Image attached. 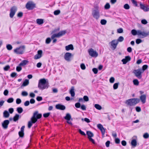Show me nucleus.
Segmentation results:
<instances>
[{"label":"nucleus","mask_w":149,"mask_h":149,"mask_svg":"<svg viewBox=\"0 0 149 149\" xmlns=\"http://www.w3.org/2000/svg\"><path fill=\"white\" fill-rule=\"evenodd\" d=\"M140 102L139 99L137 98H133L127 100L125 101V104L129 106L135 105L139 103Z\"/></svg>","instance_id":"39448f33"},{"label":"nucleus","mask_w":149,"mask_h":149,"mask_svg":"<svg viewBox=\"0 0 149 149\" xmlns=\"http://www.w3.org/2000/svg\"><path fill=\"white\" fill-rule=\"evenodd\" d=\"M9 123V120H4L2 124V126L5 129H7L8 127V125Z\"/></svg>","instance_id":"2eb2a0df"},{"label":"nucleus","mask_w":149,"mask_h":149,"mask_svg":"<svg viewBox=\"0 0 149 149\" xmlns=\"http://www.w3.org/2000/svg\"><path fill=\"white\" fill-rule=\"evenodd\" d=\"M131 33L134 36L137 35L141 38L146 37L149 35V32H142L140 30H136L135 29H132L131 31Z\"/></svg>","instance_id":"f03ea898"},{"label":"nucleus","mask_w":149,"mask_h":149,"mask_svg":"<svg viewBox=\"0 0 149 149\" xmlns=\"http://www.w3.org/2000/svg\"><path fill=\"white\" fill-rule=\"evenodd\" d=\"M51 41V39L49 38H47L45 42L47 44H49Z\"/></svg>","instance_id":"09e8293b"},{"label":"nucleus","mask_w":149,"mask_h":149,"mask_svg":"<svg viewBox=\"0 0 149 149\" xmlns=\"http://www.w3.org/2000/svg\"><path fill=\"white\" fill-rule=\"evenodd\" d=\"M21 102V100L19 98H17L16 100V103L17 104H20Z\"/></svg>","instance_id":"0e129e2a"},{"label":"nucleus","mask_w":149,"mask_h":149,"mask_svg":"<svg viewBox=\"0 0 149 149\" xmlns=\"http://www.w3.org/2000/svg\"><path fill=\"white\" fill-rule=\"evenodd\" d=\"M65 50L67 51H69L70 50H73L74 49V47L73 45L72 44L69 45L65 47Z\"/></svg>","instance_id":"412c9836"},{"label":"nucleus","mask_w":149,"mask_h":149,"mask_svg":"<svg viewBox=\"0 0 149 149\" xmlns=\"http://www.w3.org/2000/svg\"><path fill=\"white\" fill-rule=\"evenodd\" d=\"M19 134L20 137H22L24 136V132H21V131H19Z\"/></svg>","instance_id":"603ef678"},{"label":"nucleus","mask_w":149,"mask_h":149,"mask_svg":"<svg viewBox=\"0 0 149 149\" xmlns=\"http://www.w3.org/2000/svg\"><path fill=\"white\" fill-rule=\"evenodd\" d=\"M119 83H115L113 85V88L114 89H117L118 87Z\"/></svg>","instance_id":"79ce46f5"},{"label":"nucleus","mask_w":149,"mask_h":149,"mask_svg":"<svg viewBox=\"0 0 149 149\" xmlns=\"http://www.w3.org/2000/svg\"><path fill=\"white\" fill-rule=\"evenodd\" d=\"M148 67V66L146 65H145L143 66L142 69H140L143 72L144 71L146 70Z\"/></svg>","instance_id":"7c9ffc66"},{"label":"nucleus","mask_w":149,"mask_h":149,"mask_svg":"<svg viewBox=\"0 0 149 149\" xmlns=\"http://www.w3.org/2000/svg\"><path fill=\"white\" fill-rule=\"evenodd\" d=\"M88 52L89 55L92 57H97L98 55V54L96 51H94L92 48L88 49Z\"/></svg>","instance_id":"1a4fd4ad"},{"label":"nucleus","mask_w":149,"mask_h":149,"mask_svg":"<svg viewBox=\"0 0 149 149\" xmlns=\"http://www.w3.org/2000/svg\"><path fill=\"white\" fill-rule=\"evenodd\" d=\"M97 127L100 130L102 129V128H103L102 125L100 124H98L97 125Z\"/></svg>","instance_id":"338daca9"},{"label":"nucleus","mask_w":149,"mask_h":149,"mask_svg":"<svg viewBox=\"0 0 149 149\" xmlns=\"http://www.w3.org/2000/svg\"><path fill=\"white\" fill-rule=\"evenodd\" d=\"M81 68L83 70H84L86 69V66L84 63H82L80 65Z\"/></svg>","instance_id":"3c124183"},{"label":"nucleus","mask_w":149,"mask_h":149,"mask_svg":"<svg viewBox=\"0 0 149 149\" xmlns=\"http://www.w3.org/2000/svg\"><path fill=\"white\" fill-rule=\"evenodd\" d=\"M74 86H72L71 87V88L70 90V93L71 94V96L72 97H73L74 96Z\"/></svg>","instance_id":"393cba45"},{"label":"nucleus","mask_w":149,"mask_h":149,"mask_svg":"<svg viewBox=\"0 0 149 149\" xmlns=\"http://www.w3.org/2000/svg\"><path fill=\"white\" fill-rule=\"evenodd\" d=\"M17 111L18 113H21L23 112V109L22 107H18L17 108Z\"/></svg>","instance_id":"f704fd0d"},{"label":"nucleus","mask_w":149,"mask_h":149,"mask_svg":"<svg viewBox=\"0 0 149 149\" xmlns=\"http://www.w3.org/2000/svg\"><path fill=\"white\" fill-rule=\"evenodd\" d=\"M50 114V113H44L43 114V116L45 118H47L49 116Z\"/></svg>","instance_id":"e2e57ef3"},{"label":"nucleus","mask_w":149,"mask_h":149,"mask_svg":"<svg viewBox=\"0 0 149 149\" xmlns=\"http://www.w3.org/2000/svg\"><path fill=\"white\" fill-rule=\"evenodd\" d=\"M36 22L39 25H41L43 23V20L42 19H36Z\"/></svg>","instance_id":"c756f323"},{"label":"nucleus","mask_w":149,"mask_h":149,"mask_svg":"<svg viewBox=\"0 0 149 149\" xmlns=\"http://www.w3.org/2000/svg\"><path fill=\"white\" fill-rule=\"evenodd\" d=\"M94 107L97 109L100 110L102 109L101 106L98 104H95L94 105Z\"/></svg>","instance_id":"473e14b6"},{"label":"nucleus","mask_w":149,"mask_h":149,"mask_svg":"<svg viewBox=\"0 0 149 149\" xmlns=\"http://www.w3.org/2000/svg\"><path fill=\"white\" fill-rule=\"evenodd\" d=\"M124 40V38L122 36H120L118 39L116 40L118 42H123Z\"/></svg>","instance_id":"2f4dec72"},{"label":"nucleus","mask_w":149,"mask_h":149,"mask_svg":"<svg viewBox=\"0 0 149 149\" xmlns=\"http://www.w3.org/2000/svg\"><path fill=\"white\" fill-rule=\"evenodd\" d=\"M133 82L134 84L135 85L138 86L139 84V82L138 80L137 79H134Z\"/></svg>","instance_id":"72a5a7b5"},{"label":"nucleus","mask_w":149,"mask_h":149,"mask_svg":"<svg viewBox=\"0 0 149 149\" xmlns=\"http://www.w3.org/2000/svg\"><path fill=\"white\" fill-rule=\"evenodd\" d=\"M84 120V121H85L87 123H89L90 122V120L87 118H85L84 119H83V118L82 119V120Z\"/></svg>","instance_id":"bf43d9fd"},{"label":"nucleus","mask_w":149,"mask_h":149,"mask_svg":"<svg viewBox=\"0 0 149 149\" xmlns=\"http://www.w3.org/2000/svg\"><path fill=\"white\" fill-rule=\"evenodd\" d=\"M131 145L134 147H136L137 145V141L135 139H133L131 142Z\"/></svg>","instance_id":"a878e982"},{"label":"nucleus","mask_w":149,"mask_h":149,"mask_svg":"<svg viewBox=\"0 0 149 149\" xmlns=\"http://www.w3.org/2000/svg\"><path fill=\"white\" fill-rule=\"evenodd\" d=\"M143 73L140 69L134 70L133 71V73L134 74L135 76L140 79L142 78L141 74Z\"/></svg>","instance_id":"6e6552de"},{"label":"nucleus","mask_w":149,"mask_h":149,"mask_svg":"<svg viewBox=\"0 0 149 149\" xmlns=\"http://www.w3.org/2000/svg\"><path fill=\"white\" fill-rule=\"evenodd\" d=\"M55 107L56 109L61 110H64L65 109V106L60 104H56V105Z\"/></svg>","instance_id":"aec40b11"},{"label":"nucleus","mask_w":149,"mask_h":149,"mask_svg":"<svg viewBox=\"0 0 149 149\" xmlns=\"http://www.w3.org/2000/svg\"><path fill=\"white\" fill-rule=\"evenodd\" d=\"M140 8L145 12L148 11L149 10V8L142 4L141 2L140 3Z\"/></svg>","instance_id":"f3484780"},{"label":"nucleus","mask_w":149,"mask_h":149,"mask_svg":"<svg viewBox=\"0 0 149 149\" xmlns=\"http://www.w3.org/2000/svg\"><path fill=\"white\" fill-rule=\"evenodd\" d=\"M104 7L105 9H109L110 7V6L109 3H107L104 6Z\"/></svg>","instance_id":"e433bc0d"},{"label":"nucleus","mask_w":149,"mask_h":149,"mask_svg":"<svg viewBox=\"0 0 149 149\" xmlns=\"http://www.w3.org/2000/svg\"><path fill=\"white\" fill-rule=\"evenodd\" d=\"M29 83V81L27 79H25L24 81L22 84V86H25L28 85Z\"/></svg>","instance_id":"c85d7f7f"},{"label":"nucleus","mask_w":149,"mask_h":149,"mask_svg":"<svg viewBox=\"0 0 149 149\" xmlns=\"http://www.w3.org/2000/svg\"><path fill=\"white\" fill-rule=\"evenodd\" d=\"M60 13V11L59 10H55L54 13V14L55 15H58Z\"/></svg>","instance_id":"c03bdc74"},{"label":"nucleus","mask_w":149,"mask_h":149,"mask_svg":"<svg viewBox=\"0 0 149 149\" xmlns=\"http://www.w3.org/2000/svg\"><path fill=\"white\" fill-rule=\"evenodd\" d=\"M92 71L95 74H96L98 72V69L95 68H93Z\"/></svg>","instance_id":"5fc2aeb1"},{"label":"nucleus","mask_w":149,"mask_h":149,"mask_svg":"<svg viewBox=\"0 0 149 149\" xmlns=\"http://www.w3.org/2000/svg\"><path fill=\"white\" fill-rule=\"evenodd\" d=\"M13 101L14 99H13V98L11 97L8 99V100H7V102H8L9 103H10L13 102Z\"/></svg>","instance_id":"a18cd8bd"},{"label":"nucleus","mask_w":149,"mask_h":149,"mask_svg":"<svg viewBox=\"0 0 149 149\" xmlns=\"http://www.w3.org/2000/svg\"><path fill=\"white\" fill-rule=\"evenodd\" d=\"M111 46L113 48V49H115L116 48L118 44V42L116 40H113L110 42Z\"/></svg>","instance_id":"dca6fc26"},{"label":"nucleus","mask_w":149,"mask_h":149,"mask_svg":"<svg viewBox=\"0 0 149 149\" xmlns=\"http://www.w3.org/2000/svg\"><path fill=\"white\" fill-rule=\"evenodd\" d=\"M64 118L67 120V122L68 124L70 125H72V124L70 120H72V119H71V116L69 113H67L66 116L64 117Z\"/></svg>","instance_id":"f8f14e48"},{"label":"nucleus","mask_w":149,"mask_h":149,"mask_svg":"<svg viewBox=\"0 0 149 149\" xmlns=\"http://www.w3.org/2000/svg\"><path fill=\"white\" fill-rule=\"evenodd\" d=\"M20 118L19 115L18 114H16L13 118V120L14 122L17 121Z\"/></svg>","instance_id":"b1692460"},{"label":"nucleus","mask_w":149,"mask_h":149,"mask_svg":"<svg viewBox=\"0 0 149 149\" xmlns=\"http://www.w3.org/2000/svg\"><path fill=\"white\" fill-rule=\"evenodd\" d=\"M78 131L79 133L81 135L84 136H86V134L83 131H82L81 129H79Z\"/></svg>","instance_id":"49530a36"},{"label":"nucleus","mask_w":149,"mask_h":149,"mask_svg":"<svg viewBox=\"0 0 149 149\" xmlns=\"http://www.w3.org/2000/svg\"><path fill=\"white\" fill-rule=\"evenodd\" d=\"M143 137L145 139H147L149 137V135L148 133H146L143 134Z\"/></svg>","instance_id":"8fccbe9b"},{"label":"nucleus","mask_w":149,"mask_h":149,"mask_svg":"<svg viewBox=\"0 0 149 149\" xmlns=\"http://www.w3.org/2000/svg\"><path fill=\"white\" fill-rule=\"evenodd\" d=\"M55 37L59 38L57 33L54 34L51 36L52 39H54Z\"/></svg>","instance_id":"4d7b16f0"},{"label":"nucleus","mask_w":149,"mask_h":149,"mask_svg":"<svg viewBox=\"0 0 149 149\" xmlns=\"http://www.w3.org/2000/svg\"><path fill=\"white\" fill-rule=\"evenodd\" d=\"M42 115L41 114H38V111H36L33 114V116L31 118V120L28 123V127L30 128L33 123H35L37 121L38 119L41 118Z\"/></svg>","instance_id":"f257e3e1"},{"label":"nucleus","mask_w":149,"mask_h":149,"mask_svg":"<svg viewBox=\"0 0 149 149\" xmlns=\"http://www.w3.org/2000/svg\"><path fill=\"white\" fill-rule=\"evenodd\" d=\"M6 48L8 50H11L13 48L12 46L10 44H8L6 45Z\"/></svg>","instance_id":"c9c22d12"},{"label":"nucleus","mask_w":149,"mask_h":149,"mask_svg":"<svg viewBox=\"0 0 149 149\" xmlns=\"http://www.w3.org/2000/svg\"><path fill=\"white\" fill-rule=\"evenodd\" d=\"M83 100L84 101L87 102L89 100V98L87 96L85 95L83 97Z\"/></svg>","instance_id":"de8ad7c7"},{"label":"nucleus","mask_w":149,"mask_h":149,"mask_svg":"<svg viewBox=\"0 0 149 149\" xmlns=\"http://www.w3.org/2000/svg\"><path fill=\"white\" fill-rule=\"evenodd\" d=\"M49 86L48 84L47 83L45 79H41L39 80L38 87L40 89L42 90L47 88Z\"/></svg>","instance_id":"7ed1b4c3"},{"label":"nucleus","mask_w":149,"mask_h":149,"mask_svg":"<svg viewBox=\"0 0 149 149\" xmlns=\"http://www.w3.org/2000/svg\"><path fill=\"white\" fill-rule=\"evenodd\" d=\"M21 94L23 96H26L28 95V93L26 91H23L22 92Z\"/></svg>","instance_id":"a19ab883"},{"label":"nucleus","mask_w":149,"mask_h":149,"mask_svg":"<svg viewBox=\"0 0 149 149\" xmlns=\"http://www.w3.org/2000/svg\"><path fill=\"white\" fill-rule=\"evenodd\" d=\"M124 8L128 10L130 9V6L128 4H125L124 6Z\"/></svg>","instance_id":"58836bf2"},{"label":"nucleus","mask_w":149,"mask_h":149,"mask_svg":"<svg viewBox=\"0 0 149 149\" xmlns=\"http://www.w3.org/2000/svg\"><path fill=\"white\" fill-rule=\"evenodd\" d=\"M115 142L117 144H119L120 142V140L119 138H116L115 139Z\"/></svg>","instance_id":"774afa93"},{"label":"nucleus","mask_w":149,"mask_h":149,"mask_svg":"<svg viewBox=\"0 0 149 149\" xmlns=\"http://www.w3.org/2000/svg\"><path fill=\"white\" fill-rule=\"evenodd\" d=\"M136 110L137 112H139L141 111V109L140 107H136Z\"/></svg>","instance_id":"69168bd1"},{"label":"nucleus","mask_w":149,"mask_h":149,"mask_svg":"<svg viewBox=\"0 0 149 149\" xmlns=\"http://www.w3.org/2000/svg\"><path fill=\"white\" fill-rule=\"evenodd\" d=\"M131 57L129 56H126L125 57V58H123L122 60L123 64H126L128 61H130L131 60Z\"/></svg>","instance_id":"a211bd4d"},{"label":"nucleus","mask_w":149,"mask_h":149,"mask_svg":"<svg viewBox=\"0 0 149 149\" xmlns=\"http://www.w3.org/2000/svg\"><path fill=\"white\" fill-rule=\"evenodd\" d=\"M10 68V66L9 65H7L4 67L3 69L5 71L8 70Z\"/></svg>","instance_id":"37998d69"},{"label":"nucleus","mask_w":149,"mask_h":149,"mask_svg":"<svg viewBox=\"0 0 149 149\" xmlns=\"http://www.w3.org/2000/svg\"><path fill=\"white\" fill-rule=\"evenodd\" d=\"M73 56L72 54L69 52L66 53L64 55L65 59L68 62H70Z\"/></svg>","instance_id":"9d476101"},{"label":"nucleus","mask_w":149,"mask_h":149,"mask_svg":"<svg viewBox=\"0 0 149 149\" xmlns=\"http://www.w3.org/2000/svg\"><path fill=\"white\" fill-rule=\"evenodd\" d=\"M142 40L138 38L136 39V44H139L141 42Z\"/></svg>","instance_id":"13d9d810"},{"label":"nucleus","mask_w":149,"mask_h":149,"mask_svg":"<svg viewBox=\"0 0 149 149\" xmlns=\"http://www.w3.org/2000/svg\"><path fill=\"white\" fill-rule=\"evenodd\" d=\"M99 8L97 6H95L94 8L92 9V15L93 17L96 19H98L100 17Z\"/></svg>","instance_id":"20e7f679"},{"label":"nucleus","mask_w":149,"mask_h":149,"mask_svg":"<svg viewBox=\"0 0 149 149\" xmlns=\"http://www.w3.org/2000/svg\"><path fill=\"white\" fill-rule=\"evenodd\" d=\"M146 95L143 94L141 95L140 97V100H141L142 104H144L146 102Z\"/></svg>","instance_id":"6ab92c4d"},{"label":"nucleus","mask_w":149,"mask_h":149,"mask_svg":"<svg viewBox=\"0 0 149 149\" xmlns=\"http://www.w3.org/2000/svg\"><path fill=\"white\" fill-rule=\"evenodd\" d=\"M29 61L27 60H24L22 61L19 64V66H23L26 65Z\"/></svg>","instance_id":"5701e85b"},{"label":"nucleus","mask_w":149,"mask_h":149,"mask_svg":"<svg viewBox=\"0 0 149 149\" xmlns=\"http://www.w3.org/2000/svg\"><path fill=\"white\" fill-rule=\"evenodd\" d=\"M107 21L104 19H102L100 21V23L103 25H105L107 23Z\"/></svg>","instance_id":"4c0bfd02"},{"label":"nucleus","mask_w":149,"mask_h":149,"mask_svg":"<svg viewBox=\"0 0 149 149\" xmlns=\"http://www.w3.org/2000/svg\"><path fill=\"white\" fill-rule=\"evenodd\" d=\"M17 75V73L15 72H12L10 74V76L12 77H14Z\"/></svg>","instance_id":"052dcab7"},{"label":"nucleus","mask_w":149,"mask_h":149,"mask_svg":"<svg viewBox=\"0 0 149 149\" xmlns=\"http://www.w3.org/2000/svg\"><path fill=\"white\" fill-rule=\"evenodd\" d=\"M21 66H19L17 67L16 68V70L17 72H20L22 70V68L21 67Z\"/></svg>","instance_id":"ea45409f"},{"label":"nucleus","mask_w":149,"mask_h":149,"mask_svg":"<svg viewBox=\"0 0 149 149\" xmlns=\"http://www.w3.org/2000/svg\"><path fill=\"white\" fill-rule=\"evenodd\" d=\"M117 31L118 33H122L123 32V30L122 28H120L117 29Z\"/></svg>","instance_id":"864d4df0"},{"label":"nucleus","mask_w":149,"mask_h":149,"mask_svg":"<svg viewBox=\"0 0 149 149\" xmlns=\"http://www.w3.org/2000/svg\"><path fill=\"white\" fill-rule=\"evenodd\" d=\"M42 50H40L38 51L37 54H36L34 57L35 59H37L40 58L42 56Z\"/></svg>","instance_id":"4468645a"},{"label":"nucleus","mask_w":149,"mask_h":149,"mask_svg":"<svg viewBox=\"0 0 149 149\" xmlns=\"http://www.w3.org/2000/svg\"><path fill=\"white\" fill-rule=\"evenodd\" d=\"M115 79L113 77H111L109 79V81L111 83H113L114 82Z\"/></svg>","instance_id":"680f3d73"},{"label":"nucleus","mask_w":149,"mask_h":149,"mask_svg":"<svg viewBox=\"0 0 149 149\" xmlns=\"http://www.w3.org/2000/svg\"><path fill=\"white\" fill-rule=\"evenodd\" d=\"M75 107L77 108H81V109L83 110H86V107L85 105L82 104L81 105L80 102H78L75 104Z\"/></svg>","instance_id":"ddd939ff"},{"label":"nucleus","mask_w":149,"mask_h":149,"mask_svg":"<svg viewBox=\"0 0 149 149\" xmlns=\"http://www.w3.org/2000/svg\"><path fill=\"white\" fill-rule=\"evenodd\" d=\"M17 10V8L15 6L12 7L10 9V18H13Z\"/></svg>","instance_id":"9b49d317"},{"label":"nucleus","mask_w":149,"mask_h":149,"mask_svg":"<svg viewBox=\"0 0 149 149\" xmlns=\"http://www.w3.org/2000/svg\"><path fill=\"white\" fill-rule=\"evenodd\" d=\"M10 114L9 112L6 110L3 113V116L5 118H7L9 116Z\"/></svg>","instance_id":"cd10ccee"},{"label":"nucleus","mask_w":149,"mask_h":149,"mask_svg":"<svg viewBox=\"0 0 149 149\" xmlns=\"http://www.w3.org/2000/svg\"><path fill=\"white\" fill-rule=\"evenodd\" d=\"M25 46L22 45L18 47H17L14 50V52L17 54H22L24 51Z\"/></svg>","instance_id":"423d86ee"},{"label":"nucleus","mask_w":149,"mask_h":149,"mask_svg":"<svg viewBox=\"0 0 149 149\" xmlns=\"http://www.w3.org/2000/svg\"><path fill=\"white\" fill-rule=\"evenodd\" d=\"M86 134L88 136V138H91L93 136V133L90 131H88L86 132Z\"/></svg>","instance_id":"bb28decb"},{"label":"nucleus","mask_w":149,"mask_h":149,"mask_svg":"<svg viewBox=\"0 0 149 149\" xmlns=\"http://www.w3.org/2000/svg\"><path fill=\"white\" fill-rule=\"evenodd\" d=\"M141 22L142 24H146L148 23L147 21L145 19H142L141 21Z\"/></svg>","instance_id":"6e6d98bb"},{"label":"nucleus","mask_w":149,"mask_h":149,"mask_svg":"<svg viewBox=\"0 0 149 149\" xmlns=\"http://www.w3.org/2000/svg\"><path fill=\"white\" fill-rule=\"evenodd\" d=\"M26 7L28 10H32L36 7V4L33 1H29L26 4Z\"/></svg>","instance_id":"0eeeda50"},{"label":"nucleus","mask_w":149,"mask_h":149,"mask_svg":"<svg viewBox=\"0 0 149 149\" xmlns=\"http://www.w3.org/2000/svg\"><path fill=\"white\" fill-rule=\"evenodd\" d=\"M66 33V30H63L62 31H60L58 33V37H59L61 36H63L65 35Z\"/></svg>","instance_id":"4be33fe9"}]
</instances>
